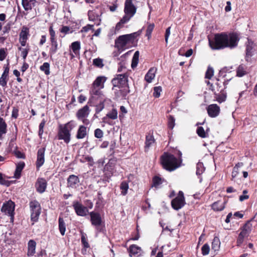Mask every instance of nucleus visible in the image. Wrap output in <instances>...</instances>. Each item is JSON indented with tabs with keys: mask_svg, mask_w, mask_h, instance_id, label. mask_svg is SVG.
<instances>
[{
	"mask_svg": "<svg viewBox=\"0 0 257 257\" xmlns=\"http://www.w3.org/2000/svg\"><path fill=\"white\" fill-rule=\"evenodd\" d=\"M47 184V183L45 179L39 178L36 183L37 191L40 193H43L46 190Z\"/></svg>",
	"mask_w": 257,
	"mask_h": 257,
	"instance_id": "obj_16",
	"label": "nucleus"
},
{
	"mask_svg": "<svg viewBox=\"0 0 257 257\" xmlns=\"http://www.w3.org/2000/svg\"><path fill=\"white\" fill-rule=\"evenodd\" d=\"M130 255L132 256V255H141L142 253V250L141 248L135 244L132 245L129 248Z\"/></svg>",
	"mask_w": 257,
	"mask_h": 257,
	"instance_id": "obj_24",
	"label": "nucleus"
},
{
	"mask_svg": "<svg viewBox=\"0 0 257 257\" xmlns=\"http://www.w3.org/2000/svg\"><path fill=\"white\" fill-rule=\"evenodd\" d=\"M93 64L95 66L99 67V68H102L104 65L103 64L102 60L100 58H96V59H93Z\"/></svg>",
	"mask_w": 257,
	"mask_h": 257,
	"instance_id": "obj_48",
	"label": "nucleus"
},
{
	"mask_svg": "<svg viewBox=\"0 0 257 257\" xmlns=\"http://www.w3.org/2000/svg\"><path fill=\"white\" fill-rule=\"evenodd\" d=\"M106 116L112 119H116L117 117V110L115 109H113L110 112L107 114Z\"/></svg>",
	"mask_w": 257,
	"mask_h": 257,
	"instance_id": "obj_45",
	"label": "nucleus"
},
{
	"mask_svg": "<svg viewBox=\"0 0 257 257\" xmlns=\"http://www.w3.org/2000/svg\"><path fill=\"white\" fill-rule=\"evenodd\" d=\"M157 71V68L152 67L149 69L146 74L145 79L148 83H151L155 77V74Z\"/></svg>",
	"mask_w": 257,
	"mask_h": 257,
	"instance_id": "obj_22",
	"label": "nucleus"
},
{
	"mask_svg": "<svg viewBox=\"0 0 257 257\" xmlns=\"http://www.w3.org/2000/svg\"><path fill=\"white\" fill-rule=\"evenodd\" d=\"M88 16L90 21H94L98 19V15L93 11H89Z\"/></svg>",
	"mask_w": 257,
	"mask_h": 257,
	"instance_id": "obj_43",
	"label": "nucleus"
},
{
	"mask_svg": "<svg viewBox=\"0 0 257 257\" xmlns=\"http://www.w3.org/2000/svg\"><path fill=\"white\" fill-rule=\"evenodd\" d=\"M37 3L36 0H22V4L26 11H31Z\"/></svg>",
	"mask_w": 257,
	"mask_h": 257,
	"instance_id": "obj_18",
	"label": "nucleus"
},
{
	"mask_svg": "<svg viewBox=\"0 0 257 257\" xmlns=\"http://www.w3.org/2000/svg\"><path fill=\"white\" fill-rule=\"evenodd\" d=\"M0 184L9 187L11 185V182L3 178V174L0 173Z\"/></svg>",
	"mask_w": 257,
	"mask_h": 257,
	"instance_id": "obj_51",
	"label": "nucleus"
},
{
	"mask_svg": "<svg viewBox=\"0 0 257 257\" xmlns=\"http://www.w3.org/2000/svg\"><path fill=\"white\" fill-rule=\"evenodd\" d=\"M14 154L16 157L18 158L25 159V155L24 154L22 153L21 152L16 150L14 151Z\"/></svg>",
	"mask_w": 257,
	"mask_h": 257,
	"instance_id": "obj_62",
	"label": "nucleus"
},
{
	"mask_svg": "<svg viewBox=\"0 0 257 257\" xmlns=\"http://www.w3.org/2000/svg\"><path fill=\"white\" fill-rule=\"evenodd\" d=\"M4 71L2 74L7 76L9 77V70H10V67H9V64L8 63L7 65H5L4 67Z\"/></svg>",
	"mask_w": 257,
	"mask_h": 257,
	"instance_id": "obj_64",
	"label": "nucleus"
},
{
	"mask_svg": "<svg viewBox=\"0 0 257 257\" xmlns=\"http://www.w3.org/2000/svg\"><path fill=\"white\" fill-rule=\"evenodd\" d=\"M202 253L203 255H206L209 254L210 247L208 244H204L201 248Z\"/></svg>",
	"mask_w": 257,
	"mask_h": 257,
	"instance_id": "obj_47",
	"label": "nucleus"
},
{
	"mask_svg": "<svg viewBox=\"0 0 257 257\" xmlns=\"http://www.w3.org/2000/svg\"><path fill=\"white\" fill-rule=\"evenodd\" d=\"M7 49H0V61H2L5 59L7 56Z\"/></svg>",
	"mask_w": 257,
	"mask_h": 257,
	"instance_id": "obj_54",
	"label": "nucleus"
},
{
	"mask_svg": "<svg viewBox=\"0 0 257 257\" xmlns=\"http://www.w3.org/2000/svg\"><path fill=\"white\" fill-rule=\"evenodd\" d=\"M162 88L160 86L155 87L154 88L153 95L155 97H159L160 96Z\"/></svg>",
	"mask_w": 257,
	"mask_h": 257,
	"instance_id": "obj_55",
	"label": "nucleus"
},
{
	"mask_svg": "<svg viewBox=\"0 0 257 257\" xmlns=\"http://www.w3.org/2000/svg\"><path fill=\"white\" fill-rule=\"evenodd\" d=\"M50 65L48 62H45L40 66V70L44 71L46 75L50 74L49 71Z\"/></svg>",
	"mask_w": 257,
	"mask_h": 257,
	"instance_id": "obj_42",
	"label": "nucleus"
},
{
	"mask_svg": "<svg viewBox=\"0 0 257 257\" xmlns=\"http://www.w3.org/2000/svg\"><path fill=\"white\" fill-rule=\"evenodd\" d=\"M246 67L243 65H239L236 71V76L238 77H242L246 74Z\"/></svg>",
	"mask_w": 257,
	"mask_h": 257,
	"instance_id": "obj_32",
	"label": "nucleus"
},
{
	"mask_svg": "<svg viewBox=\"0 0 257 257\" xmlns=\"http://www.w3.org/2000/svg\"><path fill=\"white\" fill-rule=\"evenodd\" d=\"M175 119L172 115H170L168 117V126L170 128L173 129L175 126Z\"/></svg>",
	"mask_w": 257,
	"mask_h": 257,
	"instance_id": "obj_53",
	"label": "nucleus"
},
{
	"mask_svg": "<svg viewBox=\"0 0 257 257\" xmlns=\"http://www.w3.org/2000/svg\"><path fill=\"white\" fill-rule=\"evenodd\" d=\"M90 112V109L87 105H85L83 107L80 109L77 113V116L79 119H82L88 116Z\"/></svg>",
	"mask_w": 257,
	"mask_h": 257,
	"instance_id": "obj_20",
	"label": "nucleus"
},
{
	"mask_svg": "<svg viewBox=\"0 0 257 257\" xmlns=\"http://www.w3.org/2000/svg\"><path fill=\"white\" fill-rule=\"evenodd\" d=\"M196 168V174L197 175H200L202 174L204 171V168L203 167V164L201 163H199L197 164Z\"/></svg>",
	"mask_w": 257,
	"mask_h": 257,
	"instance_id": "obj_58",
	"label": "nucleus"
},
{
	"mask_svg": "<svg viewBox=\"0 0 257 257\" xmlns=\"http://www.w3.org/2000/svg\"><path fill=\"white\" fill-rule=\"evenodd\" d=\"M79 183V179L77 176L70 175L67 179L68 187L75 188Z\"/></svg>",
	"mask_w": 257,
	"mask_h": 257,
	"instance_id": "obj_19",
	"label": "nucleus"
},
{
	"mask_svg": "<svg viewBox=\"0 0 257 257\" xmlns=\"http://www.w3.org/2000/svg\"><path fill=\"white\" fill-rule=\"evenodd\" d=\"M225 201H217L214 202L212 205V209L215 211H220L223 210L225 208Z\"/></svg>",
	"mask_w": 257,
	"mask_h": 257,
	"instance_id": "obj_21",
	"label": "nucleus"
},
{
	"mask_svg": "<svg viewBox=\"0 0 257 257\" xmlns=\"http://www.w3.org/2000/svg\"><path fill=\"white\" fill-rule=\"evenodd\" d=\"M73 206L76 214L79 216H84L88 212L87 208L77 201L74 202Z\"/></svg>",
	"mask_w": 257,
	"mask_h": 257,
	"instance_id": "obj_11",
	"label": "nucleus"
},
{
	"mask_svg": "<svg viewBox=\"0 0 257 257\" xmlns=\"http://www.w3.org/2000/svg\"><path fill=\"white\" fill-rule=\"evenodd\" d=\"M51 47L50 49L51 54L55 53L58 49V44L56 39L51 40Z\"/></svg>",
	"mask_w": 257,
	"mask_h": 257,
	"instance_id": "obj_40",
	"label": "nucleus"
},
{
	"mask_svg": "<svg viewBox=\"0 0 257 257\" xmlns=\"http://www.w3.org/2000/svg\"><path fill=\"white\" fill-rule=\"evenodd\" d=\"M214 74V70L212 68L209 67L206 72L205 78L211 79Z\"/></svg>",
	"mask_w": 257,
	"mask_h": 257,
	"instance_id": "obj_52",
	"label": "nucleus"
},
{
	"mask_svg": "<svg viewBox=\"0 0 257 257\" xmlns=\"http://www.w3.org/2000/svg\"><path fill=\"white\" fill-rule=\"evenodd\" d=\"M136 33L120 36L115 42V46L119 51H122L131 47L134 44Z\"/></svg>",
	"mask_w": 257,
	"mask_h": 257,
	"instance_id": "obj_3",
	"label": "nucleus"
},
{
	"mask_svg": "<svg viewBox=\"0 0 257 257\" xmlns=\"http://www.w3.org/2000/svg\"><path fill=\"white\" fill-rule=\"evenodd\" d=\"M111 82L113 87L124 88V90H126V88H128L127 75L125 73L116 75Z\"/></svg>",
	"mask_w": 257,
	"mask_h": 257,
	"instance_id": "obj_5",
	"label": "nucleus"
},
{
	"mask_svg": "<svg viewBox=\"0 0 257 257\" xmlns=\"http://www.w3.org/2000/svg\"><path fill=\"white\" fill-rule=\"evenodd\" d=\"M63 217V214L61 213L59 218V229L62 235H64V221Z\"/></svg>",
	"mask_w": 257,
	"mask_h": 257,
	"instance_id": "obj_31",
	"label": "nucleus"
},
{
	"mask_svg": "<svg viewBox=\"0 0 257 257\" xmlns=\"http://www.w3.org/2000/svg\"><path fill=\"white\" fill-rule=\"evenodd\" d=\"M256 51V46L254 44H253L252 42H250L248 41V44L246 46V59L254 54V53Z\"/></svg>",
	"mask_w": 257,
	"mask_h": 257,
	"instance_id": "obj_17",
	"label": "nucleus"
},
{
	"mask_svg": "<svg viewBox=\"0 0 257 257\" xmlns=\"http://www.w3.org/2000/svg\"><path fill=\"white\" fill-rule=\"evenodd\" d=\"M71 50L75 55L79 54L80 48V44L79 42L76 41L72 43L71 45Z\"/></svg>",
	"mask_w": 257,
	"mask_h": 257,
	"instance_id": "obj_33",
	"label": "nucleus"
},
{
	"mask_svg": "<svg viewBox=\"0 0 257 257\" xmlns=\"http://www.w3.org/2000/svg\"><path fill=\"white\" fill-rule=\"evenodd\" d=\"M243 165V164L242 163H238L233 168L231 175L232 180L237 176L239 172V168L242 167Z\"/></svg>",
	"mask_w": 257,
	"mask_h": 257,
	"instance_id": "obj_37",
	"label": "nucleus"
},
{
	"mask_svg": "<svg viewBox=\"0 0 257 257\" xmlns=\"http://www.w3.org/2000/svg\"><path fill=\"white\" fill-rule=\"evenodd\" d=\"M155 25L154 24H150L148 25L147 31H146V36L148 37V39L151 36L152 32L154 28Z\"/></svg>",
	"mask_w": 257,
	"mask_h": 257,
	"instance_id": "obj_46",
	"label": "nucleus"
},
{
	"mask_svg": "<svg viewBox=\"0 0 257 257\" xmlns=\"http://www.w3.org/2000/svg\"><path fill=\"white\" fill-rule=\"evenodd\" d=\"M219 111L220 108L217 104H213L208 106L207 112L210 117H214L217 116Z\"/></svg>",
	"mask_w": 257,
	"mask_h": 257,
	"instance_id": "obj_15",
	"label": "nucleus"
},
{
	"mask_svg": "<svg viewBox=\"0 0 257 257\" xmlns=\"http://www.w3.org/2000/svg\"><path fill=\"white\" fill-rule=\"evenodd\" d=\"M139 52L137 51L135 53L132 59V67L133 68H135L137 66L139 62Z\"/></svg>",
	"mask_w": 257,
	"mask_h": 257,
	"instance_id": "obj_39",
	"label": "nucleus"
},
{
	"mask_svg": "<svg viewBox=\"0 0 257 257\" xmlns=\"http://www.w3.org/2000/svg\"><path fill=\"white\" fill-rule=\"evenodd\" d=\"M29 35V29L26 27H23L20 34V39H28Z\"/></svg>",
	"mask_w": 257,
	"mask_h": 257,
	"instance_id": "obj_34",
	"label": "nucleus"
},
{
	"mask_svg": "<svg viewBox=\"0 0 257 257\" xmlns=\"http://www.w3.org/2000/svg\"><path fill=\"white\" fill-rule=\"evenodd\" d=\"M137 12V7L134 5L133 0H125L124 3V15L116 25L115 29L119 30L122 25L127 23L134 17Z\"/></svg>",
	"mask_w": 257,
	"mask_h": 257,
	"instance_id": "obj_2",
	"label": "nucleus"
},
{
	"mask_svg": "<svg viewBox=\"0 0 257 257\" xmlns=\"http://www.w3.org/2000/svg\"><path fill=\"white\" fill-rule=\"evenodd\" d=\"M162 183V179L157 176H155L153 179V187L156 188L158 187Z\"/></svg>",
	"mask_w": 257,
	"mask_h": 257,
	"instance_id": "obj_44",
	"label": "nucleus"
},
{
	"mask_svg": "<svg viewBox=\"0 0 257 257\" xmlns=\"http://www.w3.org/2000/svg\"><path fill=\"white\" fill-rule=\"evenodd\" d=\"M8 80V76L2 74L0 77V85L3 87H6L7 84Z\"/></svg>",
	"mask_w": 257,
	"mask_h": 257,
	"instance_id": "obj_49",
	"label": "nucleus"
},
{
	"mask_svg": "<svg viewBox=\"0 0 257 257\" xmlns=\"http://www.w3.org/2000/svg\"><path fill=\"white\" fill-rule=\"evenodd\" d=\"M243 194L240 195L239 197V200L240 202H242L245 200L248 199L249 198V195L247 194L248 193L247 190H244L243 191Z\"/></svg>",
	"mask_w": 257,
	"mask_h": 257,
	"instance_id": "obj_57",
	"label": "nucleus"
},
{
	"mask_svg": "<svg viewBox=\"0 0 257 257\" xmlns=\"http://www.w3.org/2000/svg\"><path fill=\"white\" fill-rule=\"evenodd\" d=\"M64 140V125L62 124H59L58 134L55 138V140Z\"/></svg>",
	"mask_w": 257,
	"mask_h": 257,
	"instance_id": "obj_29",
	"label": "nucleus"
},
{
	"mask_svg": "<svg viewBox=\"0 0 257 257\" xmlns=\"http://www.w3.org/2000/svg\"><path fill=\"white\" fill-rule=\"evenodd\" d=\"M30 207L31 211V220L33 222H36L38 221L39 216L41 213L40 205L38 201L34 200L30 202Z\"/></svg>",
	"mask_w": 257,
	"mask_h": 257,
	"instance_id": "obj_8",
	"label": "nucleus"
},
{
	"mask_svg": "<svg viewBox=\"0 0 257 257\" xmlns=\"http://www.w3.org/2000/svg\"><path fill=\"white\" fill-rule=\"evenodd\" d=\"M120 189L121 190V194L125 196L127 194L128 189V183L125 181L122 182L120 184Z\"/></svg>",
	"mask_w": 257,
	"mask_h": 257,
	"instance_id": "obj_38",
	"label": "nucleus"
},
{
	"mask_svg": "<svg viewBox=\"0 0 257 257\" xmlns=\"http://www.w3.org/2000/svg\"><path fill=\"white\" fill-rule=\"evenodd\" d=\"M7 124L4 119L0 116V131L7 133Z\"/></svg>",
	"mask_w": 257,
	"mask_h": 257,
	"instance_id": "obj_50",
	"label": "nucleus"
},
{
	"mask_svg": "<svg viewBox=\"0 0 257 257\" xmlns=\"http://www.w3.org/2000/svg\"><path fill=\"white\" fill-rule=\"evenodd\" d=\"M11 28V24L10 23H8L6 26H5L3 28V35L8 34Z\"/></svg>",
	"mask_w": 257,
	"mask_h": 257,
	"instance_id": "obj_59",
	"label": "nucleus"
},
{
	"mask_svg": "<svg viewBox=\"0 0 257 257\" xmlns=\"http://www.w3.org/2000/svg\"><path fill=\"white\" fill-rule=\"evenodd\" d=\"M45 149L44 148H40L38 150L37 152V159L36 161V166L39 168L42 166L45 161L44 154Z\"/></svg>",
	"mask_w": 257,
	"mask_h": 257,
	"instance_id": "obj_14",
	"label": "nucleus"
},
{
	"mask_svg": "<svg viewBox=\"0 0 257 257\" xmlns=\"http://www.w3.org/2000/svg\"><path fill=\"white\" fill-rule=\"evenodd\" d=\"M49 33H50V40L56 39L55 32L53 29L52 25L50 26L49 27Z\"/></svg>",
	"mask_w": 257,
	"mask_h": 257,
	"instance_id": "obj_61",
	"label": "nucleus"
},
{
	"mask_svg": "<svg viewBox=\"0 0 257 257\" xmlns=\"http://www.w3.org/2000/svg\"><path fill=\"white\" fill-rule=\"evenodd\" d=\"M87 135V127L84 125H80L78 130L76 138L78 139H82L84 138Z\"/></svg>",
	"mask_w": 257,
	"mask_h": 257,
	"instance_id": "obj_25",
	"label": "nucleus"
},
{
	"mask_svg": "<svg viewBox=\"0 0 257 257\" xmlns=\"http://www.w3.org/2000/svg\"><path fill=\"white\" fill-rule=\"evenodd\" d=\"M197 133L198 135L202 138H205L207 137V134L205 132L203 127L202 126L198 127Z\"/></svg>",
	"mask_w": 257,
	"mask_h": 257,
	"instance_id": "obj_41",
	"label": "nucleus"
},
{
	"mask_svg": "<svg viewBox=\"0 0 257 257\" xmlns=\"http://www.w3.org/2000/svg\"><path fill=\"white\" fill-rule=\"evenodd\" d=\"M106 80V78L105 76H98L93 82L92 86L99 88H103L104 87V83Z\"/></svg>",
	"mask_w": 257,
	"mask_h": 257,
	"instance_id": "obj_23",
	"label": "nucleus"
},
{
	"mask_svg": "<svg viewBox=\"0 0 257 257\" xmlns=\"http://www.w3.org/2000/svg\"><path fill=\"white\" fill-rule=\"evenodd\" d=\"M90 221L91 224L98 231H100V226L102 223L100 215L93 211L90 213Z\"/></svg>",
	"mask_w": 257,
	"mask_h": 257,
	"instance_id": "obj_10",
	"label": "nucleus"
},
{
	"mask_svg": "<svg viewBox=\"0 0 257 257\" xmlns=\"http://www.w3.org/2000/svg\"><path fill=\"white\" fill-rule=\"evenodd\" d=\"M238 35L235 33H225L216 34L213 39H209V44L213 50H220L225 48H234L239 41Z\"/></svg>",
	"mask_w": 257,
	"mask_h": 257,
	"instance_id": "obj_1",
	"label": "nucleus"
},
{
	"mask_svg": "<svg viewBox=\"0 0 257 257\" xmlns=\"http://www.w3.org/2000/svg\"><path fill=\"white\" fill-rule=\"evenodd\" d=\"M103 135V132L99 128H97L94 131V136L96 138L98 139H100L102 138Z\"/></svg>",
	"mask_w": 257,
	"mask_h": 257,
	"instance_id": "obj_60",
	"label": "nucleus"
},
{
	"mask_svg": "<svg viewBox=\"0 0 257 257\" xmlns=\"http://www.w3.org/2000/svg\"><path fill=\"white\" fill-rule=\"evenodd\" d=\"M46 123V121L44 119L42 120L41 123L39 124V136L41 137L42 134H43L44 131L43 128L45 126Z\"/></svg>",
	"mask_w": 257,
	"mask_h": 257,
	"instance_id": "obj_56",
	"label": "nucleus"
},
{
	"mask_svg": "<svg viewBox=\"0 0 257 257\" xmlns=\"http://www.w3.org/2000/svg\"><path fill=\"white\" fill-rule=\"evenodd\" d=\"M181 159H177L174 155L165 153L161 157V163L166 170L172 171L180 167Z\"/></svg>",
	"mask_w": 257,
	"mask_h": 257,
	"instance_id": "obj_4",
	"label": "nucleus"
},
{
	"mask_svg": "<svg viewBox=\"0 0 257 257\" xmlns=\"http://www.w3.org/2000/svg\"><path fill=\"white\" fill-rule=\"evenodd\" d=\"M185 204V198L182 191H179L178 196L171 202L172 207L178 210L183 207Z\"/></svg>",
	"mask_w": 257,
	"mask_h": 257,
	"instance_id": "obj_9",
	"label": "nucleus"
},
{
	"mask_svg": "<svg viewBox=\"0 0 257 257\" xmlns=\"http://www.w3.org/2000/svg\"><path fill=\"white\" fill-rule=\"evenodd\" d=\"M76 126V122L74 120H71L65 124V143H68L70 140V132Z\"/></svg>",
	"mask_w": 257,
	"mask_h": 257,
	"instance_id": "obj_12",
	"label": "nucleus"
},
{
	"mask_svg": "<svg viewBox=\"0 0 257 257\" xmlns=\"http://www.w3.org/2000/svg\"><path fill=\"white\" fill-rule=\"evenodd\" d=\"M25 163L23 162H20L17 165L14 173V177L19 179L21 177V172L25 167Z\"/></svg>",
	"mask_w": 257,
	"mask_h": 257,
	"instance_id": "obj_27",
	"label": "nucleus"
},
{
	"mask_svg": "<svg viewBox=\"0 0 257 257\" xmlns=\"http://www.w3.org/2000/svg\"><path fill=\"white\" fill-rule=\"evenodd\" d=\"M220 241L219 238L217 236L214 237L212 242V249L214 251L218 250L220 248Z\"/></svg>",
	"mask_w": 257,
	"mask_h": 257,
	"instance_id": "obj_35",
	"label": "nucleus"
},
{
	"mask_svg": "<svg viewBox=\"0 0 257 257\" xmlns=\"http://www.w3.org/2000/svg\"><path fill=\"white\" fill-rule=\"evenodd\" d=\"M251 228L252 224L250 221H248L241 228V231L238 235L236 241L237 246H240L243 242L244 238L248 237L251 232Z\"/></svg>",
	"mask_w": 257,
	"mask_h": 257,
	"instance_id": "obj_6",
	"label": "nucleus"
},
{
	"mask_svg": "<svg viewBox=\"0 0 257 257\" xmlns=\"http://www.w3.org/2000/svg\"><path fill=\"white\" fill-rule=\"evenodd\" d=\"M214 87L211 85V89L212 91L214 92L215 94V98L217 101L219 103H222L224 102L226 99V93L224 91L220 90L219 93H217V91L215 90ZM217 91H219V89H217Z\"/></svg>",
	"mask_w": 257,
	"mask_h": 257,
	"instance_id": "obj_13",
	"label": "nucleus"
},
{
	"mask_svg": "<svg viewBox=\"0 0 257 257\" xmlns=\"http://www.w3.org/2000/svg\"><path fill=\"white\" fill-rule=\"evenodd\" d=\"M93 30V25H87V26L82 28L81 30L82 32H87L89 30Z\"/></svg>",
	"mask_w": 257,
	"mask_h": 257,
	"instance_id": "obj_63",
	"label": "nucleus"
},
{
	"mask_svg": "<svg viewBox=\"0 0 257 257\" xmlns=\"http://www.w3.org/2000/svg\"><path fill=\"white\" fill-rule=\"evenodd\" d=\"M36 243L34 240H30L28 242L27 255L32 256L35 253Z\"/></svg>",
	"mask_w": 257,
	"mask_h": 257,
	"instance_id": "obj_26",
	"label": "nucleus"
},
{
	"mask_svg": "<svg viewBox=\"0 0 257 257\" xmlns=\"http://www.w3.org/2000/svg\"><path fill=\"white\" fill-rule=\"evenodd\" d=\"M100 89L101 88L92 86L90 90V93L92 95L98 96L100 97L102 96L101 98H104V96L102 94Z\"/></svg>",
	"mask_w": 257,
	"mask_h": 257,
	"instance_id": "obj_36",
	"label": "nucleus"
},
{
	"mask_svg": "<svg viewBox=\"0 0 257 257\" xmlns=\"http://www.w3.org/2000/svg\"><path fill=\"white\" fill-rule=\"evenodd\" d=\"M15 207V203L10 200L5 202L1 208V211L3 213L11 217V222H12L14 221Z\"/></svg>",
	"mask_w": 257,
	"mask_h": 257,
	"instance_id": "obj_7",
	"label": "nucleus"
},
{
	"mask_svg": "<svg viewBox=\"0 0 257 257\" xmlns=\"http://www.w3.org/2000/svg\"><path fill=\"white\" fill-rule=\"evenodd\" d=\"M102 100L100 101V103L96 106V112H100L104 107V103L109 104L111 102L110 100L108 98H102Z\"/></svg>",
	"mask_w": 257,
	"mask_h": 257,
	"instance_id": "obj_28",
	"label": "nucleus"
},
{
	"mask_svg": "<svg viewBox=\"0 0 257 257\" xmlns=\"http://www.w3.org/2000/svg\"><path fill=\"white\" fill-rule=\"evenodd\" d=\"M155 143V139L153 136L147 135L146 137L145 151H147L149 148Z\"/></svg>",
	"mask_w": 257,
	"mask_h": 257,
	"instance_id": "obj_30",
	"label": "nucleus"
}]
</instances>
